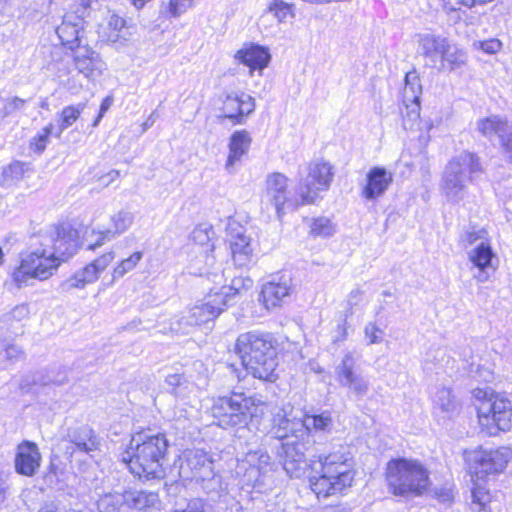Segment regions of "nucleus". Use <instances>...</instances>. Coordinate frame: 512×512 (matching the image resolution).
Wrapping results in <instances>:
<instances>
[{"label":"nucleus","mask_w":512,"mask_h":512,"mask_svg":"<svg viewBox=\"0 0 512 512\" xmlns=\"http://www.w3.org/2000/svg\"><path fill=\"white\" fill-rule=\"evenodd\" d=\"M172 512H209L206 508V504L202 501H194L187 505L182 510H174Z\"/></svg>","instance_id":"nucleus-47"},{"label":"nucleus","mask_w":512,"mask_h":512,"mask_svg":"<svg viewBox=\"0 0 512 512\" xmlns=\"http://www.w3.org/2000/svg\"><path fill=\"white\" fill-rule=\"evenodd\" d=\"M111 104H112V98L109 97V96L105 97L102 100L101 105H100V109H99V112H98V115H97V117L95 118V120L93 122V126H97L98 125V123L100 122V120L102 119L104 114L110 108Z\"/></svg>","instance_id":"nucleus-48"},{"label":"nucleus","mask_w":512,"mask_h":512,"mask_svg":"<svg viewBox=\"0 0 512 512\" xmlns=\"http://www.w3.org/2000/svg\"><path fill=\"white\" fill-rule=\"evenodd\" d=\"M487 236V230L482 228L479 230H471L465 233L464 235V242L466 245H472L476 241L486 238Z\"/></svg>","instance_id":"nucleus-46"},{"label":"nucleus","mask_w":512,"mask_h":512,"mask_svg":"<svg viewBox=\"0 0 512 512\" xmlns=\"http://www.w3.org/2000/svg\"><path fill=\"white\" fill-rule=\"evenodd\" d=\"M38 512H58V509L54 504H44Z\"/></svg>","instance_id":"nucleus-51"},{"label":"nucleus","mask_w":512,"mask_h":512,"mask_svg":"<svg viewBox=\"0 0 512 512\" xmlns=\"http://www.w3.org/2000/svg\"><path fill=\"white\" fill-rule=\"evenodd\" d=\"M393 182V175L383 167H372L366 174V182L361 196L366 200L381 197Z\"/></svg>","instance_id":"nucleus-24"},{"label":"nucleus","mask_w":512,"mask_h":512,"mask_svg":"<svg viewBox=\"0 0 512 512\" xmlns=\"http://www.w3.org/2000/svg\"><path fill=\"white\" fill-rule=\"evenodd\" d=\"M313 443L309 429L300 438L283 442V468L291 477L303 470L307 487L317 500L347 496L358 483L353 456L347 451L334 450L315 455L306 462V453Z\"/></svg>","instance_id":"nucleus-1"},{"label":"nucleus","mask_w":512,"mask_h":512,"mask_svg":"<svg viewBox=\"0 0 512 512\" xmlns=\"http://www.w3.org/2000/svg\"><path fill=\"white\" fill-rule=\"evenodd\" d=\"M266 191L278 216H282L286 208L296 210L300 207L294 206L295 193L290 195L289 178L283 173L273 172L267 176Z\"/></svg>","instance_id":"nucleus-18"},{"label":"nucleus","mask_w":512,"mask_h":512,"mask_svg":"<svg viewBox=\"0 0 512 512\" xmlns=\"http://www.w3.org/2000/svg\"><path fill=\"white\" fill-rule=\"evenodd\" d=\"M383 478L388 492L396 498H418L432 491L431 471L417 458H390L385 464Z\"/></svg>","instance_id":"nucleus-6"},{"label":"nucleus","mask_w":512,"mask_h":512,"mask_svg":"<svg viewBox=\"0 0 512 512\" xmlns=\"http://www.w3.org/2000/svg\"><path fill=\"white\" fill-rule=\"evenodd\" d=\"M193 0H170L168 14L170 17H178L191 7Z\"/></svg>","instance_id":"nucleus-42"},{"label":"nucleus","mask_w":512,"mask_h":512,"mask_svg":"<svg viewBox=\"0 0 512 512\" xmlns=\"http://www.w3.org/2000/svg\"><path fill=\"white\" fill-rule=\"evenodd\" d=\"M5 262V253L3 251V249L0 247V267L4 264Z\"/></svg>","instance_id":"nucleus-57"},{"label":"nucleus","mask_w":512,"mask_h":512,"mask_svg":"<svg viewBox=\"0 0 512 512\" xmlns=\"http://www.w3.org/2000/svg\"><path fill=\"white\" fill-rule=\"evenodd\" d=\"M90 6V0L87 1L86 4H84V7H89Z\"/></svg>","instance_id":"nucleus-59"},{"label":"nucleus","mask_w":512,"mask_h":512,"mask_svg":"<svg viewBox=\"0 0 512 512\" xmlns=\"http://www.w3.org/2000/svg\"><path fill=\"white\" fill-rule=\"evenodd\" d=\"M130 1L135 7H137L139 9V8H142L148 0H130Z\"/></svg>","instance_id":"nucleus-56"},{"label":"nucleus","mask_w":512,"mask_h":512,"mask_svg":"<svg viewBox=\"0 0 512 512\" xmlns=\"http://www.w3.org/2000/svg\"><path fill=\"white\" fill-rule=\"evenodd\" d=\"M234 59L248 67L250 74L258 72L259 74L269 65L271 54L267 47L254 43H245L237 50Z\"/></svg>","instance_id":"nucleus-21"},{"label":"nucleus","mask_w":512,"mask_h":512,"mask_svg":"<svg viewBox=\"0 0 512 512\" xmlns=\"http://www.w3.org/2000/svg\"><path fill=\"white\" fill-rule=\"evenodd\" d=\"M494 253L489 241L481 242L470 254V261L479 270L484 271L491 265Z\"/></svg>","instance_id":"nucleus-31"},{"label":"nucleus","mask_w":512,"mask_h":512,"mask_svg":"<svg viewBox=\"0 0 512 512\" xmlns=\"http://www.w3.org/2000/svg\"><path fill=\"white\" fill-rule=\"evenodd\" d=\"M51 242L50 253H53L59 266L72 258L81 245V229L76 223L62 220L52 225L49 234Z\"/></svg>","instance_id":"nucleus-11"},{"label":"nucleus","mask_w":512,"mask_h":512,"mask_svg":"<svg viewBox=\"0 0 512 512\" xmlns=\"http://www.w3.org/2000/svg\"><path fill=\"white\" fill-rule=\"evenodd\" d=\"M143 257L142 251H135L127 258L119 261L112 270V279L116 280L122 278L126 273L132 271Z\"/></svg>","instance_id":"nucleus-34"},{"label":"nucleus","mask_w":512,"mask_h":512,"mask_svg":"<svg viewBox=\"0 0 512 512\" xmlns=\"http://www.w3.org/2000/svg\"><path fill=\"white\" fill-rule=\"evenodd\" d=\"M366 334L370 339V343H377L380 340L382 331L379 328L372 326L370 330H366Z\"/></svg>","instance_id":"nucleus-49"},{"label":"nucleus","mask_w":512,"mask_h":512,"mask_svg":"<svg viewBox=\"0 0 512 512\" xmlns=\"http://www.w3.org/2000/svg\"><path fill=\"white\" fill-rule=\"evenodd\" d=\"M423 56L439 72H454L467 64L466 51L441 37L429 36L423 40Z\"/></svg>","instance_id":"nucleus-10"},{"label":"nucleus","mask_w":512,"mask_h":512,"mask_svg":"<svg viewBox=\"0 0 512 512\" xmlns=\"http://www.w3.org/2000/svg\"><path fill=\"white\" fill-rule=\"evenodd\" d=\"M84 19L75 12H67L56 28L59 46L64 54L79 48L84 43Z\"/></svg>","instance_id":"nucleus-17"},{"label":"nucleus","mask_w":512,"mask_h":512,"mask_svg":"<svg viewBox=\"0 0 512 512\" xmlns=\"http://www.w3.org/2000/svg\"><path fill=\"white\" fill-rule=\"evenodd\" d=\"M339 331H340V334H341V340H344L346 339L347 337V327L345 324H342L338 327Z\"/></svg>","instance_id":"nucleus-54"},{"label":"nucleus","mask_w":512,"mask_h":512,"mask_svg":"<svg viewBox=\"0 0 512 512\" xmlns=\"http://www.w3.org/2000/svg\"><path fill=\"white\" fill-rule=\"evenodd\" d=\"M267 10L279 21L284 22L295 16L294 4L284 0H271Z\"/></svg>","instance_id":"nucleus-36"},{"label":"nucleus","mask_w":512,"mask_h":512,"mask_svg":"<svg viewBox=\"0 0 512 512\" xmlns=\"http://www.w3.org/2000/svg\"><path fill=\"white\" fill-rule=\"evenodd\" d=\"M193 242L195 246L201 249V252L205 255L213 253L215 249L214 245V232L211 228H196L193 231Z\"/></svg>","instance_id":"nucleus-32"},{"label":"nucleus","mask_w":512,"mask_h":512,"mask_svg":"<svg viewBox=\"0 0 512 512\" xmlns=\"http://www.w3.org/2000/svg\"><path fill=\"white\" fill-rule=\"evenodd\" d=\"M471 405L483 435L495 437L512 429V401L504 393L489 387L474 388Z\"/></svg>","instance_id":"nucleus-7"},{"label":"nucleus","mask_w":512,"mask_h":512,"mask_svg":"<svg viewBox=\"0 0 512 512\" xmlns=\"http://www.w3.org/2000/svg\"><path fill=\"white\" fill-rule=\"evenodd\" d=\"M251 142L252 138L246 130H238L232 133L226 166H233L235 162L239 161L248 152Z\"/></svg>","instance_id":"nucleus-29"},{"label":"nucleus","mask_w":512,"mask_h":512,"mask_svg":"<svg viewBox=\"0 0 512 512\" xmlns=\"http://www.w3.org/2000/svg\"><path fill=\"white\" fill-rule=\"evenodd\" d=\"M63 70H64V72H65L66 74H69V73H70V69H69L68 67L63 68Z\"/></svg>","instance_id":"nucleus-58"},{"label":"nucleus","mask_w":512,"mask_h":512,"mask_svg":"<svg viewBox=\"0 0 512 512\" xmlns=\"http://www.w3.org/2000/svg\"><path fill=\"white\" fill-rule=\"evenodd\" d=\"M227 231L228 247L233 263L240 268L247 267L254 258L251 237L236 222L229 223Z\"/></svg>","instance_id":"nucleus-15"},{"label":"nucleus","mask_w":512,"mask_h":512,"mask_svg":"<svg viewBox=\"0 0 512 512\" xmlns=\"http://www.w3.org/2000/svg\"><path fill=\"white\" fill-rule=\"evenodd\" d=\"M8 169L11 173H15V174L21 173L22 174L25 170V164L20 161H15L9 165Z\"/></svg>","instance_id":"nucleus-50"},{"label":"nucleus","mask_w":512,"mask_h":512,"mask_svg":"<svg viewBox=\"0 0 512 512\" xmlns=\"http://www.w3.org/2000/svg\"><path fill=\"white\" fill-rule=\"evenodd\" d=\"M499 144L503 153L512 162V130L503 132L499 137Z\"/></svg>","instance_id":"nucleus-44"},{"label":"nucleus","mask_w":512,"mask_h":512,"mask_svg":"<svg viewBox=\"0 0 512 512\" xmlns=\"http://www.w3.org/2000/svg\"><path fill=\"white\" fill-rule=\"evenodd\" d=\"M65 55L71 57L75 70L87 78H92L101 71L99 57L89 44H83Z\"/></svg>","instance_id":"nucleus-25"},{"label":"nucleus","mask_w":512,"mask_h":512,"mask_svg":"<svg viewBox=\"0 0 512 512\" xmlns=\"http://www.w3.org/2000/svg\"><path fill=\"white\" fill-rule=\"evenodd\" d=\"M270 402L259 394L232 390L213 398L210 408L215 424L222 429H257L270 413Z\"/></svg>","instance_id":"nucleus-5"},{"label":"nucleus","mask_w":512,"mask_h":512,"mask_svg":"<svg viewBox=\"0 0 512 512\" xmlns=\"http://www.w3.org/2000/svg\"><path fill=\"white\" fill-rule=\"evenodd\" d=\"M253 281L249 277H234L229 285H224L220 289H213L214 294L220 300L225 311L233 305L238 299L243 297L252 287Z\"/></svg>","instance_id":"nucleus-27"},{"label":"nucleus","mask_w":512,"mask_h":512,"mask_svg":"<svg viewBox=\"0 0 512 512\" xmlns=\"http://www.w3.org/2000/svg\"><path fill=\"white\" fill-rule=\"evenodd\" d=\"M419 76L415 69L405 75V88L403 97V107L400 109L402 120L405 123L412 124L420 119L421 105L419 85Z\"/></svg>","instance_id":"nucleus-20"},{"label":"nucleus","mask_w":512,"mask_h":512,"mask_svg":"<svg viewBox=\"0 0 512 512\" xmlns=\"http://www.w3.org/2000/svg\"><path fill=\"white\" fill-rule=\"evenodd\" d=\"M465 469L472 483V508L475 512H490L492 494L487 483L502 474L512 459L506 446L487 449L477 446L463 452Z\"/></svg>","instance_id":"nucleus-4"},{"label":"nucleus","mask_w":512,"mask_h":512,"mask_svg":"<svg viewBox=\"0 0 512 512\" xmlns=\"http://www.w3.org/2000/svg\"><path fill=\"white\" fill-rule=\"evenodd\" d=\"M334 178V167L324 160L312 161L307 166V178L295 189L294 206L313 205L321 193L329 190Z\"/></svg>","instance_id":"nucleus-9"},{"label":"nucleus","mask_w":512,"mask_h":512,"mask_svg":"<svg viewBox=\"0 0 512 512\" xmlns=\"http://www.w3.org/2000/svg\"><path fill=\"white\" fill-rule=\"evenodd\" d=\"M433 498L440 504H452L454 501V491L452 487L442 486L433 489Z\"/></svg>","instance_id":"nucleus-41"},{"label":"nucleus","mask_w":512,"mask_h":512,"mask_svg":"<svg viewBox=\"0 0 512 512\" xmlns=\"http://www.w3.org/2000/svg\"><path fill=\"white\" fill-rule=\"evenodd\" d=\"M255 99L243 91L225 92L221 98L220 121H229L232 125H242L254 112Z\"/></svg>","instance_id":"nucleus-13"},{"label":"nucleus","mask_w":512,"mask_h":512,"mask_svg":"<svg viewBox=\"0 0 512 512\" xmlns=\"http://www.w3.org/2000/svg\"><path fill=\"white\" fill-rule=\"evenodd\" d=\"M233 352L247 375L263 383H275L280 378V361L284 349L279 338L271 332L240 333Z\"/></svg>","instance_id":"nucleus-3"},{"label":"nucleus","mask_w":512,"mask_h":512,"mask_svg":"<svg viewBox=\"0 0 512 512\" xmlns=\"http://www.w3.org/2000/svg\"><path fill=\"white\" fill-rule=\"evenodd\" d=\"M334 226L326 217L312 218L309 224V235L313 238H325L333 235Z\"/></svg>","instance_id":"nucleus-35"},{"label":"nucleus","mask_w":512,"mask_h":512,"mask_svg":"<svg viewBox=\"0 0 512 512\" xmlns=\"http://www.w3.org/2000/svg\"><path fill=\"white\" fill-rule=\"evenodd\" d=\"M42 464V454L38 444L31 440L20 441L15 450L14 470L25 477L37 474Z\"/></svg>","instance_id":"nucleus-19"},{"label":"nucleus","mask_w":512,"mask_h":512,"mask_svg":"<svg viewBox=\"0 0 512 512\" xmlns=\"http://www.w3.org/2000/svg\"><path fill=\"white\" fill-rule=\"evenodd\" d=\"M53 129V123H49L39 133L35 134L29 141L30 150L36 154H42L46 150Z\"/></svg>","instance_id":"nucleus-37"},{"label":"nucleus","mask_w":512,"mask_h":512,"mask_svg":"<svg viewBox=\"0 0 512 512\" xmlns=\"http://www.w3.org/2000/svg\"><path fill=\"white\" fill-rule=\"evenodd\" d=\"M114 259V251L102 253L86 264L82 269L68 277L63 283V288L67 291L83 289L86 285L97 281L101 274L112 264Z\"/></svg>","instance_id":"nucleus-14"},{"label":"nucleus","mask_w":512,"mask_h":512,"mask_svg":"<svg viewBox=\"0 0 512 512\" xmlns=\"http://www.w3.org/2000/svg\"><path fill=\"white\" fill-rule=\"evenodd\" d=\"M479 157L472 152L464 151L459 156L449 160L443 176V189L446 194H457L464 189L463 176L480 172Z\"/></svg>","instance_id":"nucleus-12"},{"label":"nucleus","mask_w":512,"mask_h":512,"mask_svg":"<svg viewBox=\"0 0 512 512\" xmlns=\"http://www.w3.org/2000/svg\"><path fill=\"white\" fill-rule=\"evenodd\" d=\"M84 104H78V105H68L62 108V110L59 113V133L67 128L71 127L75 122H77L82 114V111L84 109Z\"/></svg>","instance_id":"nucleus-33"},{"label":"nucleus","mask_w":512,"mask_h":512,"mask_svg":"<svg viewBox=\"0 0 512 512\" xmlns=\"http://www.w3.org/2000/svg\"><path fill=\"white\" fill-rule=\"evenodd\" d=\"M76 449L82 452L95 451L99 447V441L93 430L84 431V436L74 442Z\"/></svg>","instance_id":"nucleus-38"},{"label":"nucleus","mask_w":512,"mask_h":512,"mask_svg":"<svg viewBox=\"0 0 512 512\" xmlns=\"http://www.w3.org/2000/svg\"><path fill=\"white\" fill-rule=\"evenodd\" d=\"M60 268L59 262L48 248H36L22 253L9 273L10 285L21 289L31 281H46Z\"/></svg>","instance_id":"nucleus-8"},{"label":"nucleus","mask_w":512,"mask_h":512,"mask_svg":"<svg viewBox=\"0 0 512 512\" xmlns=\"http://www.w3.org/2000/svg\"><path fill=\"white\" fill-rule=\"evenodd\" d=\"M305 420L311 421V427L316 431H325L327 430L331 424L332 419L329 414H312L305 415Z\"/></svg>","instance_id":"nucleus-40"},{"label":"nucleus","mask_w":512,"mask_h":512,"mask_svg":"<svg viewBox=\"0 0 512 512\" xmlns=\"http://www.w3.org/2000/svg\"><path fill=\"white\" fill-rule=\"evenodd\" d=\"M94 233L97 236L95 242L88 244L86 247L87 250H90V251H95L97 248L102 247L111 237V233L108 230L97 231Z\"/></svg>","instance_id":"nucleus-45"},{"label":"nucleus","mask_w":512,"mask_h":512,"mask_svg":"<svg viewBox=\"0 0 512 512\" xmlns=\"http://www.w3.org/2000/svg\"><path fill=\"white\" fill-rule=\"evenodd\" d=\"M508 120L506 118L490 115L478 121L477 128L481 135L490 137L492 135H500L507 130Z\"/></svg>","instance_id":"nucleus-30"},{"label":"nucleus","mask_w":512,"mask_h":512,"mask_svg":"<svg viewBox=\"0 0 512 512\" xmlns=\"http://www.w3.org/2000/svg\"><path fill=\"white\" fill-rule=\"evenodd\" d=\"M292 293V287L286 281L270 280L262 284L258 301L266 311L283 306Z\"/></svg>","instance_id":"nucleus-23"},{"label":"nucleus","mask_w":512,"mask_h":512,"mask_svg":"<svg viewBox=\"0 0 512 512\" xmlns=\"http://www.w3.org/2000/svg\"><path fill=\"white\" fill-rule=\"evenodd\" d=\"M339 383L347 387L348 390L358 396H362L368 390L367 383L361 378L354 369V360L351 354H346L340 364L337 372Z\"/></svg>","instance_id":"nucleus-26"},{"label":"nucleus","mask_w":512,"mask_h":512,"mask_svg":"<svg viewBox=\"0 0 512 512\" xmlns=\"http://www.w3.org/2000/svg\"><path fill=\"white\" fill-rule=\"evenodd\" d=\"M159 501V494L155 491L128 487L121 493L124 512H147L155 508Z\"/></svg>","instance_id":"nucleus-22"},{"label":"nucleus","mask_w":512,"mask_h":512,"mask_svg":"<svg viewBox=\"0 0 512 512\" xmlns=\"http://www.w3.org/2000/svg\"><path fill=\"white\" fill-rule=\"evenodd\" d=\"M100 512H124L121 500L112 494L104 495L99 502Z\"/></svg>","instance_id":"nucleus-39"},{"label":"nucleus","mask_w":512,"mask_h":512,"mask_svg":"<svg viewBox=\"0 0 512 512\" xmlns=\"http://www.w3.org/2000/svg\"><path fill=\"white\" fill-rule=\"evenodd\" d=\"M259 460L264 464L268 465L270 463V456L267 453H260Z\"/></svg>","instance_id":"nucleus-53"},{"label":"nucleus","mask_w":512,"mask_h":512,"mask_svg":"<svg viewBox=\"0 0 512 512\" xmlns=\"http://www.w3.org/2000/svg\"><path fill=\"white\" fill-rule=\"evenodd\" d=\"M129 28L126 18L116 12H112L105 22L97 27L99 37L108 43H115L124 37L123 32Z\"/></svg>","instance_id":"nucleus-28"},{"label":"nucleus","mask_w":512,"mask_h":512,"mask_svg":"<svg viewBox=\"0 0 512 512\" xmlns=\"http://www.w3.org/2000/svg\"><path fill=\"white\" fill-rule=\"evenodd\" d=\"M332 512H349L346 508L342 507L340 504H335L331 506Z\"/></svg>","instance_id":"nucleus-55"},{"label":"nucleus","mask_w":512,"mask_h":512,"mask_svg":"<svg viewBox=\"0 0 512 512\" xmlns=\"http://www.w3.org/2000/svg\"><path fill=\"white\" fill-rule=\"evenodd\" d=\"M478 48L484 53L495 54L502 48V42L497 38H490L478 42Z\"/></svg>","instance_id":"nucleus-43"},{"label":"nucleus","mask_w":512,"mask_h":512,"mask_svg":"<svg viewBox=\"0 0 512 512\" xmlns=\"http://www.w3.org/2000/svg\"><path fill=\"white\" fill-rule=\"evenodd\" d=\"M225 312L223 303L211 289L204 297L188 309L187 322L194 327H203L214 323Z\"/></svg>","instance_id":"nucleus-16"},{"label":"nucleus","mask_w":512,"mask_h":512,"mask_svg":"<svg viewBox=\"0 0 512 512\" xmlns=\"http://www.w3.org/2000/svg\"><path fill=\"white\" fill-rule=\"evenodd\" d=\"M25 102L26 101L21 98L14 97L11 99L10 105H12L13 108H21L25 104Z\"/></svg>","instance_id":"nucleus-52"},{"label":"nucleus","mask_w":512,"mask_h":512,"mask_svg":"<svg viewBox=\"0 0 512 512\" xmlns=\"http://www.w3.org/2000/svg\"><path fill=\"white\" fill-rule=\"evenodd\" d=\"M170 455V442L165 432L152 433L140 428L119 453V462L137 480L147 482L164 479Z\"/></svg>","instance_id":"nucleus-2"}]
</instances>
